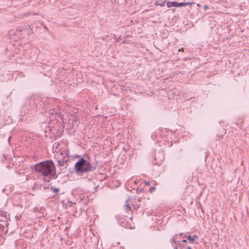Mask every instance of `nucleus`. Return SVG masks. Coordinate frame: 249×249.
I'll return each mask as SVG.
<instances>
[{"label": "nucleus", "instance_id": "nucleus-1", "mask_svg": "<svg viewBox=\"0 0 249 249\" xmlns=\"http://www.w3.org/2000/svg\"><path fill=\"white\" fill-rule=\"evenodd\" d=\"M32 34V29L30 25L24 24L19 26L17 29L9 32L10 43L11 41L18 42L24 37L25 35L29 36Z\"/></svg>", "mask_w": 249, "mask_h": 249}, {"label": "nucleus", "instance_id": "nucleus-2", "mask_svg": "<svg viewBox=\"0 0 249 249\" xmlns=\"http://www.w3.org/2000/svg\"><path fill=\"white\" fill-rule=\"evenodd\" d=\"M55 169V166L52 160H47L37 163L35 165V170L44 176H48L52 174V172Z\"/></svg>", "mask_w": 249, "mask_h": 249}, {"label": "nucleus", "instance_id": "nucleus-3", "mask_svg": "<svg viewBox=\"0 0 249 249\" xmlns=\"http://www.w3.org/2000/svg\"><path fill=\"white\" fill-rule=\"evenodd\" d=\"M74 170L76 173L81 174L90 171L91 166L89 161L84 158H81L75 163Z\"/></svg>", "mask_w": 249, "mask_h": 249}, {"label": "nucleus", "instance_id": "nucleus-4", "mask_svg": "<svg viewBox=\"0 0 249 249\" xmlns=\"http://www.w3.org/2000/svg\"><path fill=\"white\" fill-rule=\"evenodd\" d=\"M193 4H195L194 2H178L177 1H171L167 2V7H180L182 6H186L188 5H191Z\"/></svg>", "mask_w": 249, "mask_h": 249}, {"label": "nucleus", "instance_id": "nucleus-5", "mask_svg": "<svg viewBox=\"0 0 249 249\" xmlns=\"http://www.w3.org/2000/svg\"><path fill=\"white\" fill-rule=\"evenodd\" d=\"M57 163H58L57 166L60 168L58 174H60L61 173V172H63V170L64 169H65L67 168L68 166L67 160H64L63 159L60 160H58Z\"/></svg>", "mask_w": 249, "mask_h": 249}, {"label": "nucleus", "instance_id": "nucleus-6", "mask_svg": "<svg viewBox=\"0 0 249 249\" xmlns=\"http://www.w3.org/2000/svg\"><path fill=\"white\" fill-rule=\"evenodd\" d=\"M129 200L128 199H127L126 201H125V205L124 206V210L128 212V211H130L131 210V207L129 205Z\"/></svg>", "mask_w": 249, "mask_h": 249}, {"label": "nucleus", "instance_id": "nucleus-7", "mask_svg": "<svg viewBox=\"0 0 249 249\" xmlns=\"http://www.w3.org/2000/svg\"><path fill=\"white\" fill-rule=\"evenodd\" d=\"M167 4V2H166V0H164V1H161L160 2H159L158 1H157L155 4L156 5H160V6H164L165 5V4Z\"/></svg>", "mask_w": 249, "mask_h": 249}, {"label": "nucleus", "instance_id": "nucleus-8", "mask_svg": "<svg viewBox=\"0 0 249 249\" xmlns=\"http://www.w3.org/2000/svg\"><path fill=\"white\" fill-rule=\"evenodd\" d=\"M50 189L51 190L54 192V193H57L59 191V189L58 188H56V187H53V186H51L50 187Z\"/></svg>", "mask_w": 249, "mask_h": 249}, {"label": "nucleus", "instance_id": "nucleus-9", "mask_svg": "<svg viewBox=\"0 0 249 249\" xmlns=\"http://www.w3.org/2000/svg\"><path fill=\"white\" fill-rule=\"evenodd\" d=\"M187 238L190 243H193L194 242V239L190 235L188 236Z\"/></svg>", "mask_w": 249, "mask_h": 249}, {"label": "nucleus", "instance_id": "nucleus-10", "mask_svg": "<svg viewBox=\"0 0 249 249\" xmlns=\"http://www.w3.org/2000/svg\"><path fill=\"white\" fill-rule=\"evenodd\" d=\"M21 215L20 214L17 215L15 216V219H16V220H19L21 218Z\"/></svg>", "mask_w": 249, "mask_h": 249}, {"label": "nucleus", "instance_id": "nucleus-11", "mask_svg": "<svg viewBox=\"0 0 249 249\" xmlns=\"http://www.w3.org/2000/svg\"><path fill=\"white\" fill-rule=\"evenodd\" d=\"M155 187L154 186H153V187H151L149 189V192H151L153 191H154L155 190Z\"/></svg>", "mask_w": 249, "mask_h": 249}, {"label": "nucleus", "instance_id": "nucleus-12", "mask_svg": "<svg viewBox=\"0 0 249 249\" xmlns=\"http://www.w3.org/2000/svg\"><path fill=\"white\" fill-rule=\"evenodd\" d=\"M193 239H194V241H195V239H197L198 238V236L197 235H196L195 234L193 237H192Z\"/></svg>", "mask_w": 249, "mask_h": 249}, {"label": "nucleus", "instance_id": "nucleus-13", "mask_svg": "<svg viewBox=\"0 0 249 249\" xmlns=\"http://www.w3.org/2000/svg\"><path fill=\"white\" fill-rule=\"evenodd\" d=\"M68 205L69 207L70 206H72V203L71 201H69L68 203Z\"/></svg>", "mask_w": 249, "mask_h": 249}, {"label": "nucleus", "instance_id": "nucleus-14", "mask_svg": "<svg viewBox=\"0 0 249 249\" xmlns=\"http://www.w3.org/2000/svg\"><path fill=\"white\" fill-rule=\"evenodd\" d=\"M172 242H174V243L176 242L175 238L174 237L172 239Z\"/></svg>", "mask_w": 249, "mask_h": 249}, {"label": "nucleus", "instance_id": "nucleus-15", "mask_svg": "<svg viewBox=\"0 0 249 249\" xmlns=\"http://www.w3.org/2000/svg\"><path fill=\"white\" fill-rule=\"evenodd\" d=\"M12 45L13 46H16V47H17V46H18L19 45V44H12Z\"/></svg>", "mask_w": 249, "mask_h": 249}, {"label": "nucleus", "instance_id": "nucleus-16", "mask_svg": "<svg viewBox=\"0 0 249 249\" xmlns=\"http://www.w3.org/2000/svg\"><path fill=\"white\" fill-rule=\"evenodd\" d=\"M203 8L205 9V10H206L208 8V6L207 5H205L203 6Z\"/></svg>", "mask_w": 249, "mask_h": 249}, {"label": "nucleus", "instance_id": "nucleus-17", "mask_svg": "<svg viewBox=\"0 0 249 249\" xmlns=\"http://www.w3.org/2000/svg\"><path fill=\"white\" fill-rule=\"evenodd\" d=\"M183 48H179V49H178V51H179V52H180V51H183Z\"/></svg>", "mask_w": 249, "mask_h": 249}, {"label": "nucleus", "instance_id": "nucleus-18", "mask_svg": "<svg viewBox=\"0 0 249 249\" xmlns=\"http://www.w3.org/2000/svg\"><path fill=\"white\" fill-rule=\"evenodd\" d=\"M145 183L146 185H149L150 184V183L149 182L145 181Z\"/></svg>", "mask_w": 249, "mask_h": 249}, {"label": "nucleus", "instance_id": "nucleus-19", "mask_svg": "<svg viewBox=\"0 0 249 249\" xmlns=\"http://www.w3.org/2000/svg\"><path fill=\"white\" fill-rule=\"evenodd\" d=\"M182 242L183 243H186L187 242V241L185 239H183V240H182Z\"/></svg>", "mask_w": 249, "mask_h": 249}, {"label": "nucleus", "instance_id": "nucleus-20", "mask_svg": "<svg viewBox=\"0 0 249 249\" xmlns=\"http://www.w3.org/2000/svg\"><path fill=\"white\" fill-rule=\"evenodd\" d=\"M196 5H197V6H198V7H200V6H201L200 4H199V3H197Z\"/></svg>", "mask_w": 249, "mask_h": 249}, {"label": "nucleus", "instance_id": "nucleus-21", "mask_svg": "<svg viewBox=\"0 0 249 249\" xmlns=\"http://www.w3.org/2000/svg\"><path fill=\"white\" fill-rule=\"evenodd\" d=\"M187 249H191V248L190 247H188Z\"/></svg>", "mask_w": 249, "mask_h": 249}, {"label": "nucleus", "instance_id": "nucleus-22", "mask_svg": "<svg viewBox=\"0 0 249 249\" xmlns=\"http://www.w3.org/2000/svg\"><path fill=\"white\" fill-rule=\"evenodd\" d=\"M175 249H177V247L176 246L174 248Z\"/></svg>", "mask_w": 249, "mask_h": 249}, {"label": "nucleus", "instance_id": "nucleus-23", "mask_svg": "<svg viewBox=\"0 0 249 249\" xmlns=\"http://www.w3.org/2000/svg\"><path fill=\"white\" fill-rule=\"evenodd\" d=\"M10 139H11V137H9V139H8V141H10Z\"/></svg>", "mask_w": 249, "mask_h": 249}, {"label": "nucleus", "instance_id": "nucleus-24", "mask_svg": "<svg viewBox=\"0 0 249 249\" xmlns=\"http://www.w3.org/2000/svg\"><path fill=\"white\" fill-rule=\"evenodd\" d=\"M182 235V233L179 234V235L181 236Z\"/></svg>", "mask_w": 249, "mask_h": 249}]
</instances>
